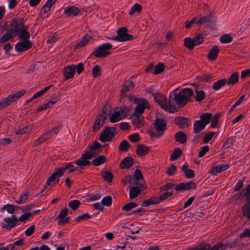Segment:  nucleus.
<instances>
[{"mask_svg": "<svg viewBox=\"0 0 250 250\" xmlns=\"http://www.w3.org/2000/svg\"><path fill=\"white\" fill-rule=\"evenodd\" d=\"M112 45L110 43H105L102 44L95 47L91 55L94 56L96 58L105 57L110 54L107 51L111 49Z\"/></svg>", "mask_w": 250, "mask_h": 250, "instance_id": "7", "label": "nucleus"}, {"mask_svg": "<svg viewBox=\"0 0 250 250\" xmlns=\"http://www.w3.org/2000/svg\"><path fill=\"white\" fill-rule=\"evenodd\" d=\"M60 171L61 170L57 168L54 169L51 176L47 179L46 183L48 185H51L52 184L56 183L59 181L60 177L62 176Z\"/></svg>", "mask_w": 250, "mask_h": 250, "instance_id": "16", "label": "nucleus"}, {"mask_svg": "<svg viewBox=\"0 0 250 250\" xmlns=\"http://www.w3.org/2000/svg\"><path fill=\"white\" fill-rule=\"evenodd\" d=\"M193 96L194 94L191 88H185L178 93H175L174 100L177 104L183 106L186 104Z\"/></svg>", "mask_w": 250, "mask_h": 250, "instance_id": "3", "label": "nucleus"}, {"mask_svg": "<svg viewBox=\"0 0 250 250\" xmlns=\"http://www.w3.org/2000/svg\"><path fill=\"white\" fill-rule=\"evenodd\" d=\"M32 207L33 206L31 205L20 207L12 204H7L3 206L1 210L6 211L8 213L12 214L15 210L18 211L19 209H21L22 214L19 219H29L30 217H34V215L40 211V209L32 211L31 209Z\"/></svg>", "mask_w": 250, "mask_h": 250, "instance_id": "2", "label": "nucleus"}, {"mask_svg": "<svg viewBox=\"0 0 250 250\" xmlns=\"http://www.w3.org/2000/svg\"><path fill=\"white\" fill-rule=\"evenodd\" d=\"M28 195L29 193L28 192H25L21 195L19 200H15V202L18 204H22L24 203L28 199Z\"/></svg>", "mask_w": 250, "mask_h": 250, "instance_id": "58", "label": "nucleus"}, {"mask_svg": "<svg viewBox=\"0 0 250 250\" xmlns=\"http://www.w3.org/2000/svg\"><path fill=\"white\" fill-rule=\"evenodd\" d=\"M63 9V14L67 17H77L82 14L81 9L74 5H67Z\"/></svg>", "mask_w": 250, "mask_h": 250, "instance_id": "13", "label": "nucleus"}, {"mask_svg": "<svg viewBox=\"0 0 250 250\" xmlns=\"http://www.w3.org/2000/svg\"><path fill=\"white\" fill-rule=\"evenodd\" d=\"M212 18L210 14H208L206 16H203L198 20L197 24L200 26L202 24L206 23H211L212 22Z\"/></svg>", "mask_w": 250, "mask_h": 250, "instance_id": "37", "label": "nucleus"}, {"mask_svg": "<svg viewBox=\"0 0 250 250\" xmlns=\"http://www.w3.org/2000/svg\"><path fill=\"white\" fill-rule=\"evenodd\" d=\"M142 10V6L140 4L136 3L134 4L131 7V10L129 12L130 15H133L135 13H139Z\"/></svg>", "mask_w": 250, "mask_h": 250, "instance_id": "40", "label": "nucleus"}, {"mask_svg": "<svg viewBox=\"0 0 250 250\" xmlns=\"http://www.w3.org/2000/svg\"><path fill=\"white\" fill-rule=\"evenodd\" d=\"M106 160V157L104 155H102L94 158L91 163L94 166H99L103 164Z\"/></svg>", "mask_w": 250, "mask_h": 250, "instance_id": "29", "label": "nucleus"}, {"mask_svg": "<svg viewBox=\"0 0 250 250\" xmlns=\"http://www.w3.org/2000/svg\"><path fill=\"white\" fill-rule=\"evenodd\" d=\"M102 177L104 178V180L106 182L110 183L113 179V174L109 171H105L102 174Z\"/></svg>", "mask_w": 250, "mask_h": 250, "instance_id": "50", "label": "nucleus"}, {"mask_svg": "<svg viewBox=\"0 0 250 250\" xmlns=\"http://www.w3.org/2000/svg\"><path fill=\"white\" fill-rule=\"evenodd\" d=\"M129 146V144L128 142L126 140H123L120 143L119 149L120 150L122 151H127L128 150V147Z\"/></svg>", "mask_w": 250, "mask_h": 250, "instance_id": "53", "label": "nucleus"}, {"mask_svg": "<svg viewBox=\"0 0 250 250\" xmlns=\"http://www.w3.org/2000/svg\"><path fill=\"white\" fill-rule=\"evenodd\" d=\"M134 177L135 178V181L134 184L136 185H139V181L143 178V175L140 170L137 169L134 172Z\"/></svg>", "mask_w": 250, "mask_h": 250, "instance_id": "41", "label": "nucleus"}, {"mask_svg": "<svg viewBox=\"0 0 250 250\" xmlns=\"http://www.w3.org/2000/svg\"><path fill=\"white\" fill-rule=\"evenodd\" d=\"M73 162L67 163L65 165H62L61 167H57V168L59 170H61L60 172L61 173L62 175V176L64 173H72L75 170H77V167L75 166Z\"/></svg>", "mask_w": 250, "mask_h": 250, "instance_id": "15", "label": "nucleus"}, {"mask_svg": "<svg viewBox=\"0 0 250 250\" xmlns=\"http://www.w3.org/2000/svg\"><path fill=\"white\" fill-rule=\"evenodd\" d=\"M52 136V131H48L43 134L40 138H38L35 142V144L38 145L45 142Z\"/></svg>", "mask_w": 250, "mask_h": 250, "instance_id": "25", "label": "nucleus"}, {"mask_svg": "<svg viewBox=\"0 0 250 250\" xmlns=\"http://www.w3.org/2000/svg\"><path fill=\"white\" fill-rule=\"evenodd\" d=\"M196 95L195 96V100L196 101L200 102L205 99L206 93L204 91H198L196 90Z\"/></svg>", "mask_w": 250, "mask_h": 250, "instance_id": "52", "label": "nucleus"}, {"mask_svg": "<svg viewBox=\"0 0 250 250\" xmlns=\"http://www.w3.org/2000/svg\"><path fill=\"white\" fill-rule=\"evenodd\" d=\"M184 44L186 47L189 49H192L194 46H196L193 39H191L189 38H186L185 39Z\"/></svg>", "mask_w": 250, "mask_h": 250, "instance_id": "47", "label": "nucleus"}, {"mask_svg": "<svg viewBox=\"0 0 250 250\" xmlns=\"http://www.w3.org/2000/svg\"><path fill=\"white\" fill-rule=\"evenodd\" d=\"M135 103L137 105L134 112L141 115L144 112L146 108H149L150 107L148 101L144 98H136Z\"/></svg>", "mask_w": 250, "mask_h": 250, "instance_id": "12", "label": "nucleus"}, {"mask_svg": "<svg viewBox=\"0 0 250 250\" xmlns=\"http://www.w3.org/2000/svg\"><path fill=\"white\" fill-rule=\"evenodd\" d=\"M106 119L105 116H103L99 114L96 118L95 123L93 125V131L96 132L98 131L103 125Z\"/></svg>", "mask_w": 250, "mask_h": 250, "instance_id": "21", "label": "nucleus"}, {"mask_svg": "<svg viewBox=\"0 0 250 250\" xmlns=\"http://www.w3.org/2000/svg\"><path fill=\"white\" fill-rule=\"evenodd\" d=\"M134 161L133 158L127 157L124 159L120 164V167L122 169H126L133 166Z\"/></svg>", "mask_w": 250, "mask_h": 250, "instance_id": "23", "label": "nucleus"}, {"mask_svg": "<svg viewBox=\"0 0 250 250\" xmlns=\"http://www.w3.org/2000/svg\"><path fill=\"white\" fill-rule=\"evenodd\" d=\"M173 195L172 192L170 191H166L163 193H162L159 197H158L159 203L161 201H164L167 199V198L172 196Z\"/></svg>", "mask_w": 250, "mask_h": 250, "instance_id": "61", "label": "nucleus"}, {"mask_svg": "<svg viewBox=\"0 0 250 250\" xmlns=\"http://www.w3.org/2000/svg\"><path fill=\"white\" fill-rule=\"evenodd\" d=\"M204 36L202 34H199L197 35L193 40L196 46L202 43L203 42Z\"/></svg>", "mask_w": 250, "mask_h": 250, "instance_id": "62", "label": "nucleus"}, {"mask_svg": "<svg viewBox=\"0 0 250 250\" xmlns=\"http://www.w3.org/2000/svg\"><path fill=\"white\" fill-rule=\"evenodd\" d=\"M128 108L126 106L121 107L120 110L115 111L110 118V122L111 123H116L118 122L127 116L128 112Z\"/></svg>", "mask_w": 250, "mask_h": 250, "instance_id": "9", "label": "nucleus"}, {"mask_svg": "<svg viewBox=\"0 0 250 250\" xmlns=\"http://www.w3.org/2000/svg\"><path fill=\"white\" fill-rule=\"evenodd\" d=\"M196 184L192 181L181 182L175 186L174 188L177 191H182L194 189L196 188Z\"/></svg>", "mask_w": 250, "mask_h": 250, "instance_id": "14", "label": "nucleus"}, {"mask_svg": "<svg viewBox=\"0 0 250 250\" xmlns=\"http://www.w3.org/2000/svg\"><path fill=\"white\" fill-rule=\"evenodd\" d=\"M182 154V150L181 148H177L174 150L173 151L170 158V160L171 161H175L178 159L181 155Z\"/></svg>", "mask_w": 250, "mask_h": 250, "instance_id": "42", "label": "nucleus"}, {"mask_svg": "<svg viewBox=\"0 0 250 250\" xmlns=\"http://www.w3.org/2000/svg\"><path fill=\"white\" fill-rule=\"evenodd\" d=\"M103 147L101 144L97 141H95L93 144L89 146V150L92 152H96V151L102 148Z\"/></svg>", "mask_w": 250, "mask_h": 250, "instance_id": "55", "label": "nucleus"}, {"mask_svg": "<svg viewBox=\"0 0 250 250\" xmlns=\"http://www.w3.org/2000/svg\"><path fill=\"white\" fill-rule=\"evenodd\" d=\"M206 126V125L205 124L201 123V121L197 120L195 121L193 124L194 132L198 134L204 130Z\"/></svg>", "mask_w": 250, "mask_h": 250, "instance_id": "24", "label": "nucleus"}, {"mask_svg": "<svg viewBox=\"0 0 250 250\" xmlns=\"http://www.w3.org/2000/svg\"><path fill=\"white\" fill-rule=\"evenodd\" d=\"M26 220H1L0 222L1 227L6 229L13 228L18 223V221H25Z\"/></svg>", "mask_w": 250, "mask_h": 250, "instance_id": "18", "label": "nucleus"}, {"mask_svg": "<svg viewBox=\"0 0 250 250\" xmlns=\"http://www.w3.org/2000/svg\"><path fill=\"white\" fill-rule=\"evenodd\" d=\"M239 80V73L234 72L229 78L227 83L229 86L233 85L237 83Z\"/></svg>", "mask_w": 250, "mask_h": 250, "instance_id": "28", "label": "nucleus"}, {"mask_svg": "<svg viewBox=\"0 0 250 250\" xmlns=\"http://www.w3.org/2000/svg\"><path fill=\"white\" fill-rule=\"evenodd\" d=\"M219 49L216 45L214 46L209 51L208 54L209 59L211 60H215L218 55Z\"/></svg>", "mask_w": 250, "mask_h": 250, "instance_id": "34", "label": "nucleus"}, {"mask_svg": "<svg viewBox=\"0 0 250 250\" xmlns=\"http://www.w3.org/2000/svg\"><path fill=\"white\" fill-rule=\"evenodd\" d=\"M212 118V114L210 113H203L200 115L201 123L207 125L210 122Z\"/></svg>", "mask_w": 250, "mask_h": 250, "instance_id": "33", "label": "nucleus"}, {"mask_svg": "<svg viewBox=\"0 0 250 250\" xmlns=\"http://www.w3.org/2000/svg\"><path fill=\"white\" fill-rule=\"evenodd\" d=\"M137 206V204L134 202H129L125 205L122 207L123 211L129 212Z\"/></svg>", "mask_w": 250, "mask_h": 250, "instance_id": "45", "label": "nucleus"}, {"mask_svg": "<svg viewBox=\"0 0 250 250\" xmlns=\"http://www.w3.org/2000/svg\"><path fill=\"white\" fill-rule=\"evenodd\" d=\"M51 86V85L44 87L43 89H42L41 90L36 92L35 94L33 95V98H37L39 97L42 96L43 95L47 90H48Z\"/></svg>", "mask_w": 250, "mask_h": 250, "instance_id": "57", "label": "nucleus"}, {"mask_svg": "<svg viewBox=\"0 0 250 250\" xmlns=\"http://www.w3.org/2000/svg\"><path fill=\"white\" fill-rule=\"evenodd\" d=\"M73 163L75 165H77L80 168H83L85 166L90 165L91 164V162L83 159H82V157H81L77 160L73 161Z\"/></svg>", "mask_w": 250, "mask_h": 250, "instance_id": "31", "label": "nucleus"}, {"mask_svg": "<svg viewBox=\"0 0 250 250\" xmlns=\"http://www.w3.org/2000/svg\"><path fill=\"white\" fill-rule=\"evenodd\" d=\"M227 80L226 79H220L215 82L212 85V88L215 91L219 90L222 86L227 84Z\"/></svg>", "mask_w": 250, "mask_h": 250, "instance_id": "32", "label": "nucleus"}, {"mask_svg": "<svg viewBox=\"0 0 250 250\" xmlns=\"http://www.w3.org/2000/svg\"><path fill=\"white\" fill-rule=\"evenodd\" d=\"M166 126L167 123L165 120L157 118L154 123V127L157 132L151 130L149 131V134L152 137L159 138L164 134Z\"/></svg>", "mask_w": 250, "mask_h": 250, "instance_id": "5", "label": "nucleus"}, {"mask_svg": "<svg viewBox=\"0 0 250 250\" xmlns=\"http://www.w3.org/2000/svg\"><path fill=\"white\" fill-rule=\"evenodd\" d=\"M159 203L158 197L157 196H152L150 198L144 200L141 203L142 207H148L151 205Z\"/></svg>", "mask_w": 250, "mask_h": 250, "instance_id": "22", "label": "nucleus"}, {"mask_svg": "<svg viewBox=\"0 0 250 250\" xmlns=\"http://www.w3.org/2000/svg\"><path fill=\"white\" fill-rule=\"evenodd\" d=\"M91 37L88 34L84 35L82 39L76 44L75 48H80L84 46L88 43Z\"/></svg>", "mask_w": 250, "mask_h": 250, "instance_id": "26", "label": "nucleus"}, {"mask_svg": "<svg viewBox=\"0 0 250 250\" xmlns=\"http://www.w3.org/2000/svg\"><path fill=\"white\" fill-rule=\"evenodd\" d=\"M112 202V198L109 196L104 197L101 201V203H102L103 205L107 207L110 206L111 205Z\"/></svg>", "mask_w": 250, "mask_h": 250, "instance_id": "56", "label": "nucleus"}, {"mask_svg": "<svg viewBox=\"0 0 250 250\" xmlns=\"http://www.w3.org/2000/svg\"><path fill=\"white\" fill-rule=\"evenodd\" d=\"M143 188V185L142 184L137 185V186L131 187L129 194L130 199H133L136 198L141 192Z\"/></svg>", "mask_w": 250, "mask_h": 250, "instance_id": "20", "label": "nucleus"}, {"mask_svg": "<svg viewBox=\"0 0 250 250\" xmlns=\"http://www.w3.org/2000/svg\"><path fill=\"white\" fill-rule=\"evenodd\" d=\"M80 202L78 200H73L69 203V207L73 210H76L79 206Z\"/></svg>", "mask_w": 250, "mask_h": 250, "instance_id": "59", "label": "nucleus"}, {"mask_svg": "<svg viewBox=\"0 0 250 250\" xmlns=\"http://www.w3.org/2000/svg\"><path fill=\"white\" fill-rule=\"evenodd\" d=\"M154 98L155 102L165 111L170 113H175L178 111L176 107L173 104L169 103L167 97L163 95L157 93L154 95Z\"/></svg>", "mask_w": 250, "mask_h": 250, "instance_id": "4", "label": "nucleus"}, {"mask_svg": "<svg viewBox=\"0 0 250 250\" xmlns=\"http://www.w3.org/2000/svg\"><path fill=\"white\" fill-rule=\"evenodd\" d=\"M133 39V36L127 33V29L126 27H122L117 30V35L115 38L116 41L124 42L130 41Z\"/></svg>", "mask_w": 250, "mask_h": 250, "instance_id": "10", "label": "nucleus"}, {"mask_svg": "<svg viewBox=\"0 0 250 250\" xmlns=\"http://www.w3.org/2000/svg\"><path fill=\"white\" fill-rule=\"evenodd\" d=\"M165 69V65L163 63L159 62L155 65L153 73L155 75L158 74L162 72Z\"/></svg>", "mask_w": 250, "mask_h": 250, "instance_id": "51", "label": "nucleus"}, {"mask_svg": "<svg viewBox=\"0 0 250 250\" xmlns=\"http://www.w3.org/2000/svg\"><path fill=\"white\" fill-rule=\"evenodd\" d=\"M198 22V18L197 17H193L190 21H186L185 24L186 25V27L187 28H190L194 23H196L197 24V22Z\"/></svg>", "mask_w": 250, "mask_h": 250, "instance_id": "64", "label": "nucleus"}, {"mask_svg": "<svg viewBox=\"0 0 250 250\" xmlns=\"http://www.w3.org/2000/svg\"><path fill=\"white\" fill-rule=\"evenodd\" d=\"M229 167L228 164H221L216 166L212 167L209 173L213 175H216L218 173L225 171Z\"/></svg>", "mask_w": 250, "mask_h": 250, "instance_id": "19", "label": "nucleus"}, {"mask_svg": "<svg viewBox=\"0 0 250 250\" xmlns=\"http://www.w3.org/2000/svg\"><path fill=\"white\" fill-rule=\"evenodd\" d=\"M10 26V28L8 29L0 38V43L6 42L17 35H19L20 37L30 34L28 31V26L25 25V21L22 18H13Z\"/></svg>", "mask_w": 250, "mask_h": 250, "instance_id": "1", "label": "nucleus"}, {"mask_svg": "<svg viewBox=\"0 0 250 250\" xmlns=\"http://www.w3.org/2000/svg\"><path fill=\"white\" fill-rule=\"evenodd\" d=\"M220 113H216L213 117L212 116L211 119V124L210 125L209 127L211 128H214L216 127L217 124L218 122L219 118L220 117Z\"/></svg>", "mask_w": 250, "mask_h": 250, "instance_id": "48", "label": "nucleus"}, {"mask_svg": "<svg viewBox=\"0 0 250 250\" xmlns=\"http://www.w3.org/2000/svg\"><path fill=\"white\" fill-rule=\"evenodd\" d=\"M209 148L208 146H205L201 147L199 151L198 157L200 158L203 157L209 150Z\"/></svg>", "mask_w": 250, "mask_h": 250, "instance_id": "60", "label": "nucleus"}, {"mask_svg": "<svg viewBox=\"0 0 250 250\" xmlns=\"http://www.w3.org/2000/svg\"><path fill=\"white\" fill-rule=\"evenodd\" d=\"M25 93V91L21 90L15 93L14 94L9 95L7 98L10 101V103L14 102L17 100L19 98L21 97Z\"/></svg>", "mask_w": 250, "mask_h": 250, "instance_id": "38", "label": "nucleus"}, {"mask_svg": "<svg viewBox=\"0 0 250 250\" xmlns=\"http://www.w3.org/2000/svg\"><path fill=\"white\" fill-rule=\"evenodd\" d=\"M76 72V65L71 64L65 67L63 69L64 80L71 79L74 76Z\"/></svg>", "mask_w": 250, "mask_h": 250, "instance_id": "17", "label": "nucleus"}, {"mask_svg": "<svg viewBox=\"0 0 250 250\" xmlns=\"http://www.w3.org/2000/svg\"><path fill=\"white\" fill-rule=\"evenodd\" d=\"M96 152H92L91 150L86 151L82 154V159L88 161L96 154Z\"/></svg>", "mask_w": 250, "mask_h": 250, "instance_id": "46", "label": "nucleus"}, {"mask_svg": "<svg viewBox=\"0 0 250 250\" xmlns=\"http://www.w3.org/2000/svg\"><path fill=\"white\" fill-rule=\"evenodd\" d=\"M57 0H47L44 5L42 7L41 10L44 13H47L51 9L52 5L54 4Z\"/></svg>", "mask_w": 250, "mask_h": 250, "instance_id": "35", "label": "nucleus"}, {"mask_svg": "<svg viewBox=\"0 0 250 250\" xmlns=\"http://www.w3.org/2000/svg\"><path fill=\"white\" fill-rule=\"evenodd\" d=\"M31 128L32 127L30 126H26L21 129L17 130L16 132V133L17 135L24 134L27 133V132L30 131L31 130Z\"/></svg>", "mask_w": 250, "mask_h": 250, "instance_id": "63", "label": "nucleus"}, {"mask_svg": "<svg viewBox=\"0 0 250 250\" xmlns=\"http://www.w3.org/2000/svg\"><path fill=\"white\" fill-rule=\"evenodd\" d=\"M175 138L177 142L183 144L187 142V136L183 132L180 131L175 134Z\"/></svg>", "mask_w": 250, "mask_h": 250, "instance_id": "27", "label": "nucleus"}, {"mask_svg": "<svg viewBox=\"0 0 250 250\" xmlns=\"http://www.w3.org/2000/svg\"><path fill=\"white\" fill-rule=\"evenodd\" d=\"M216 136L217 133L215 132H209L205 135L203 139V141L204 143L207 144L212 139L213 137H215Z\"/></svg>", "mask_w": 250, "mask_h": 250, "instance_id": "44", "label": "nucleus"}, {"mask_svg": "<svg viewBox=\"0 0 250 250\" xmlns=\"http://www.w3.org/2000/svg\"><path fill=\"white\" fill-rule=\"evenodd\" d=\"M176 124L182 129L188 127V120L185 117H179L175 120Z\"/></svg>", "mask_w": 250, "mask_h": 250, "instance_id": "30", "label": "nucleus"}, {"mask_svg": "<svg viewBox=\"0 0 250 250\" xmlns=\"http://www.w3.org/2000/svg\"><path fill=\"white\" fill-rule=\"evenodd\" d=\"M188 250H211V246L208 244L202 243L196 247L189 248Z\"/></svg>", "mask_w": 250, "mask_h": 250, "instance_id": "39", "label": "nucleus"}, {"mask_svg": "<svg viewBox=\"0 0 250 250\" xmlns=\"http://www.w3.org/2000/svg\"><path fill=\"white\" fill-rule=\"evenodd\" d=\"M111 113V111L110 110V106L107 104H105L103 108L102 111L100 115L105 116L107 117Z\"/></svg>", "mask_w": 250, "mask_h": 250, "instance_id": "54", "label": "nucleus"}, {"mask_svg": "<svg viewBox=\"0 0 250 250\" xmlns=\"http://www.w3.org/2000/svg\"><path fill=\"white\" fill-rule=\"evenodd\" d=\"M232 37L229 34H225L222 35L220 38V41L222 43H230L232 41Z\"/></svg>", "mask_w": 250, "mask_h": 250, "instance_id": "43", "label": "nucleus"}, {"mask_svg": "<svg viewBox=\"0 0 250 250\" xmlns=\"http://www.w3.org/2000/svg\"><path fill=\"white\" fill-rule=\"evenodd\" d=\"M244 98L245 96L244 95H242L237 100V101L231 106V107L228 111V113H231L234 111V109L236 106L240 105L242 104V102L244 101Z\"/></svg>", "mask_w": 250, "mask_h": 250, "instance_id": "49", "label": "nucleus"}, {"mask_svg": "<svg viewBox=\"0 0 250 250\" xmlns=\"http://www.w3.org/2000/svg\"><path fill=\"white\" fill-rule=\"evenodd\" d=\"M115 136L114 127L107 126L101 132L99 140L102 142H111Z\"/></svg>", "mask_w": 250, "mask_h": 250, "instance_id": "8", "label": "nucleus"}, {"mask_svg": "<svg viewBox=\"0 0 250 250\" xmlns=\"http://www.w3.org/2000/svg\"><path fill=\"white\" fill-rule=\"evenodd\" d=\"M30 37V34L20 37V38L21 41L16 43L15 46V50L17 52H21L30 49L32 46V43L29 40Z\"/></svg>", "mask_w": 250, "mask_h": 250, "instance_id": "6", "label": "nucleus"}, {"mask_svg": "<svg viewBox=\"0 0 250 250\" xmlns=\"http://www.w3.org/2000/svg\"><path fill=\"white\" fill-rule=\"evenodd\" d=\"M240 195L244 197L245 196L249 205H247L243 210L244 215L248 219H250V184L248 185L246 189L242 190Z\"/></svg>", "mask_w": 250, "mask_h": 250, "instance_id": "11", "label": "nucleus"}, {"mask_svg": "<svg viewBox=\"0 0 250 250\" xmlns=\"http://www.w3.org/2000/svg\"><path fill=\"white\" fill-rule=\"evenodd\" d=\"M149 150V149L148 147L139 144L138 146L136 152L139 155L143 156L146 154Z\"/></svg>", "mask_w": 250, "mask_h": 250, "instance_id": "36", "label": "nucleus"}]
</instances>
